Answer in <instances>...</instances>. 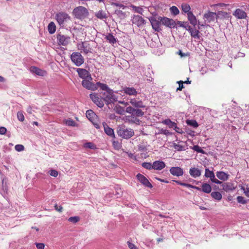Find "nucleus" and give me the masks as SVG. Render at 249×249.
Masks as SVG:
<instances>
[{
    "label": "nucleus",
    "instance_id": "1",
    "mask_svg": "<svg viewBox=\"0 0 249 249\" xmlns=\"http://www.w3.org/2000/svg\"><path fill=\"white\" fill-rule=\"evenodd\" d=\"M97 84L101 89L105 91L102 93L104 103L105 102L106 105H108L117 101V97L114 94V91L110 89L107 84L99 82H97Z\"/></svg>",
    "mask_w": 249,
    "mask_h": 249
},
{
    "label": "nucleus",
    "instance_id": "2",
    "mask_svg": "<svg viewBox=\"0 0 249 249\" xmlns=\"http://www.w3.org/2000/svg\"><path fill=\"white\" fill-rule=\"evenodd\" d=\"M116 132L119 136L125 139H130L134 135V130L126 127L124 125L118 126Z\"/></svg>",
    "mask_w": 249,
    "mask_h": 249
},
{
    "label": "nucleus",
    "instance_id": "3",
    "mask_svg": "<svg viewBox=\"0 0 249 249\" xmlns=\"http://www.w3.org/2000/svg\"><path fill=\"white\" fill-rule=\"evenodd\" d=\"M72 13L75 18L79 19H85L88 17L89 14L88 10L82 6L75 8Z\"/></svg>",
    "mask_w": 249,
    "mask_h": 249
},
{
    "label": "nucleus",
    "instance_id": "4",
    "mask_svg": "<svg viewBox=\"0 0 249 249\" xmlns=\"http://www.w3.org/2000/svg\"><path fill=\"white\" fill-rule=\"evenodd\" d=\"M71 58L72 62L77 67L80 66L84 62L83 56L78 52L72 53Z\"/></svg>",
    "mask_w": 249,
    "mask_h": 249
},
{
    "label": "nucleus",
    "instance_id": "5",
    "mask_svg": "<svg viewBox=\"0 0 249 249\" xmlns=\"http://www.w3.org/2000/svg\"><path fill=\"white\" fill-rule=\"evenodd\" d=\"M90 98L99 107L102 108L104 106L103 96L96 93H93L89 94Z\"/></svg>",
    "mask_w": 249,
    "mask_h": 249
},
{
    "label": "nucleus",
    "instance_id": "6",
    "mask_svg": "<svg viewBox=\"0 0 249 249\" xmlns=\"http://www.w3.org/2000/svg\"><path fill=\"white\" fill-rule=\"evenodd\" d=\"M159 18L160 17L157 18L154 17H151L149 18L153 29L157 32H160L161 30L160 28L161 22Z\"/></svg>",
    "mask_w": 249,
    "mask_h": 249
},
{
    "label": "nucleus",
    "instance_id": "7",
    "mask_svg": "<svg viewBox=\"0 0 249 249\" xmlns=\"http://www.w3.org/2000/svg\"><path fill=\"white\" fill-rule=\"evenodd\" d=\"M92 79H85L83 80L82 82V85L83 87L87 89L91 90H95L97 89L99 86L97 84L91 82Z\"/></svg>",
    "mask_w": 249,
    "mask_h": 249
},
{
    "label": "nucleus",
    "instance_id": "8",
    "mask_svg": "<svg viewBox=\"0 0 249 249\" xmlns=\"http://www.w3.org/2000/svg\"><path fill=\"white\" fill-rule=\"evenodd\" d=\"M204 176L206 178H210L211 182L213 183L218 184H221L222 183V181L215 178L214 172L213 171L210 170L209 168L205 169Z\"/></svg>",
    "mask_w": 249,
    "mask_h": 249
},
{
    "label": "nucleus",
    "instance_id": "9",
    "mask_svg": "<svg viewBox=\"0 0 249 249\" xmlns=\"http://www.w3.org/2000/svg\"><path fill=\"white\" fill-rule=\"evenodd\" d=\"M57 39L59 45L67 46L70 42V37L60 34L57 35Z\"/></svg>",
    "mask_w": 249,
    "mask_h": 249
},
{
    "label": "nucleus",
    "instance_id": "10",
    "mask_svg": "<svg viewBox=\"0 0 249 249\" xmlns=\"http://www.w3.org/2000/svg\"><path fill=\"white\" fill-rule=\"evenodd\" d=\"M136 177L138 180L145 187H148L149 188H152L153 187L151 183L143 175L139 173L137 175Z\"/></svg>",
    "mask_w": 249,
    "mask_h": 249
},
{
    "label": "nucleus",
    "instance_id": "11",
    "mask_svg": "<svg viewBox=\"0 0 249 249\" xmlns=\"http://www.w3.org/2000/svg\"><path fill=\"white\" fill-rule=\"evenodd\" d=\"M76 71L77 72L79 76L83 79V80L85 79H92L90 74L87 70L84 69L76 68Z\"/></svg>",
    "mask_w": 249,
    "mask_h": 249
},
{
    "label": "nucleus",
    "instance_id": "12",
    "mask_svg": "<svg viewBox=\"0 0 249 249\" xmlns=\"http://www.w3.org/2000/svg\"><path fill=\"white\" fill-rule=\"evenodd\" d=\"M160 21L161 22V23L167 27H168L170 28H174L176 25L175 21L172 19L167 18H162L160 17Z\"/></svg>",
    "mask_w": 249,
    "mask_h": 249
},
{
    "label": "nucleus",
    "instance_id": "13",
    "mask_svg": "<svg viewBox=\"0 0 249 249\" xmlns=\"http://www.w3.org/2000/svg\"><path fill=\"white\" fill-rule=\"evenodd\" d=\"M132 23L140 27L145 24V20L139 15H134L132 19Z\"/></svg>",
    "mask_w": 249,
    "mask_h": 249
},
{
    "label": "nucleus",
    "instance_id": "14",
    "mask_svg": "<svg viewBox=\"0 0 249 249\" xmlns=\"http://www.w3.org/2000/svg\"><path fill=\"white\" fill-rule=\"evenodd\" d=\"M221 184H222V189L227 192L233 191L236 188V186L233 182H222Z\"/></svg>",
    "mask_w": 249,
    "mask_h": 249
},
{
    "label": "nucleus",
    "instance_id": "15",
    "mask_svg": "<svg viewBox=\"0 0 249 249\" xmlns=\"http://www.w3.org/2000/svg\"><path fill=\"white\" fill-rule=\"evenodd\" d=\"M102 124L106 134L113 139H115V135L113 129L109 127L105 122H104Z\"/></svg>",
    "mask_w": 249,
    "mask_h": 249
},
{
    "label": "nucleus",
    "instance_id": "16",
    "mask_svg": "<svg viewBox=\"0 0 249 249\" xmlns=\"http://www.w3.org/2000/svg\"><path fill=\"white\" fill-rule=\"evenodd\" d=\"M204 18L205 19V22L210 23L212 21H213L215 18H217V14L216 13L209 11L204 14Z\"/></svg>",
    "mask_w": 249,
    "mask_h": 249
},
{
    "label": "nucleus",
    "instance_id": "17",
    "mask_svg": "<svg viewBox=\"0 0 249 249\" xmlns=\"http://www.w3.org/2000/svg\"><path fill=\"white\" fill-rule=\"evenodd\" d=\"M129 102L133 107L136 108H144L145 107L142 100H138L136 98L130 99Z\"/></svg>",
    "mask_w": 249,
    "mask_h": 249
},
{
    "label": "nucleus",
    "instance_id": "18",
    "mask_svg": "<svg viewBox=\"0 0 249 249\" xmlns=\"http://www.w3.org/2000/svg\"><path fill=\"white\" fill-rule=\"evenodd\" d=\"M170 173L175 176L179 177L183 175L184 172L182 168L179 167H172L170 169Z\"/></svg>",
    "mask_w": 249,
    "mask_h": 249
},
{
    "label": "nucleus",
    "instance_id": "19",
    "mask_svg": "<svg viewBox=\"0 0 249 249\" xmlns=\"http://www.w3.org/2000/svg\"><path fill=\"white\" fill-rule=\"evenodd\" d=\"M188 29L187 30L189 31L191 36L197 39H200L201 36L200 35V32L198 30L194 29L192 28L189 24H187Z\"/></svg>",
    "mask_w": 249,
    "mask_h": 249
},
{
    "label": "nucleus",
    "instance_id": "20",
    "mask_svg": "<svg viewBox=\"0 0 249 249\" xmlns=\"http://www.w3.org/2000/svg\"><path fill=\"white\" fill-rule=\"evenodd\" d=\"M68 17V14L65 13H59L56 15V19L60 25L63 24Z\"/></svg>",
    "mask_w": 249,
    "mask_h": 249
},
{
    "label": "nucleus",
    "instance_id": "21",
    "mask_svg": "<svg viewBox=\"0 0 249 249\" xmlns=\"http://www.w3.org/2000/svg\"><path fill=\"white\" fill-rule=\"evenodd\" d=\"M152 166L153 169L161 170L165 167V163L162 161L156 160L152 163Z\"/></svg>",
    "mask_w": 249,
    "mask_h": 249
},
{
    "label": "nucleus",
    "instance_id": "22",
    "mask_svg": "<svg viewBox=\"0 0 249 249\" xmlns=\"http://www.w3.org/2000/svg\"><path fill=\"white\" fill-rule=\"evenodd\" d=\"M233 15L238 19H244L247 17L246 13L240 9H237Z\"/></svg>",
    "mask_w": 249,
    "mask_h": 249
},
{
    "label": "nucleus",
    "instance_id": "23",
    "mask_svg": "<svg viewBox=\"0 0 249 249\" xmlns=\"http://www.w3.org/2000/svg\"><path fill=\"white\" fill-rule=\"evenodd\" d=\"M189 174L193 178H196L201 176V172L199 169L193 167L190 169Z\"/></svg>",
    "mask_w": 249,
    "mask_h": 249
},
{
    "label": "nucleus",
    "instance_id": "24",
    "mask_svg": "<svg viewBox=\"0 0 249 249\" xmlns=\"http://www.w3.org/2000/svg\"><path fill=\"white\" fill-rule=\"evenodd\" d=\"M199 190H197L199 191H202L203 192L207 194H209L212 191V186L210 184L207 183H203L202 184L201 188L199 187Z\"/></svg>",
    "mask_w": 249,
    "mask_h": 249
},
{
    "label": "nucleus",
    "instance_id": "25",
    "mask_svg": "<svg viewBox=\"0 0 249 249\" xmlns=\"http://www.w3.org/2000/svg\"><path fill=\"white\" fill-rule=\"evenodd\" d=\"M123 90L124 93L129 95H136L137 94L136 89L133 87H125Z\"/></svg>",
    "mask_w": 249,
    "mask_h": 249
},
{
    "label": "nucleus",
    "instance_id": "26",
    "mask_svg": "<svg viewBox=\"0 0 249 249\" xmlns=\"http://www.w3.org/2000/svg\"><path fill=\"white\" fill-rule=\"evenodd\" d=\"M30 71L32 72L36 73V75H38L39 76H43L46 73L45 71H43L35 66H32L30 68Z\"/></svg>",
    "mask_w": 249,
    "mask_h": 249
},
{
    "label": "nucleus",
    "instance_id": "27",
    "mask_svg": "<svg viewBox=\"0 0 249 249\" xmlns=\"http://www.w3.org/2000/svg\"><path fill=\"white\" fill-rule=\"evenodd\" d=\"M216 176L219 179L223 181H226L229 177V175L223 171H217L216 173Z\"/></svg>",
    "mask_w": 249,
    "mask_h": 249
},
{
    "label": "nucleus",
    "instance_id": "28",
    "mask_svg": "<svg viewBox=\"0 0 249 249\" xmlns=\"http://www.w3.org/2000/svg\"><path fill=\"white\" fill-rule=\"evenodd\" d=\"M187 18L190 24L193 25L194 26H195L197 24L196 18L192 12L188 13L187 15Z\"/></svg>",
    "mask_w": 249,
    "mask_h": 249
},
{
    "label": "nucleus",
    "instance_id": "29",
    "mask_svg": "<svg viewBox=\"0 0 249 249\" xmlns=\"http://www.w3.org/2000/svg\"><path fill=\"white\" fill-rule=\"evenodd\" d=\"M163 123L165 124L168 125L170 128H174V129L178 131L177 129H178V128L177 127L176 123L172 122L171 120L169 119H165Z\"/></svg>",
    "mask_w": 249,
    "mask_h": 249
},
{
    "label": "nucleus",
    "instance_id": "30",
    "mask_svg": "<svg viewBox=\"0 0 249 249\" xmlns=\"http://www.w3.org/2000/svg\"><path fill=\"white\" fill-rule=\"evenodd\" d=\"M126 119L129 123L138 124L140 123V120L133 115L126 116Z\"/></svg>",
    "mask_w": 249,
    "mask_h": 249
},
{
    "label": "nucleus",
    "instance_id": "31",
    "mask_svg": "<svg viewBox=\"0 0 249 249\" xmlns=\"http://www.w3.org/2000/svg\"><path fill=\"white\" fill-rule=\"evenodd\" d=\"M211 196L215 200L220 201L222 199V195L220 193L216 191L212 192L211 194Z\"/></svg>",
    "mask_w": 249,
    "mask_h": 249
},
{
    "label": "nucleus",
    "instance_id": "32",
    "mask_svg": "<svg viewBox=\"0 0 249 249\" xmlns=\"http://www.w3.org/2000/svg\"><path fill=\"white\" fill-rule=\"evenodd\" d=\"M48 30L50 34L54 33L56 31V26L53 22H51L48 26Z\"/></svg>",
    "mask_w": 249,
    "mask_h": 249
},
{
    "label": "nucleus",
    "instance_id": "33",
    "mask_svg": "<svg viewBox=\"0 0 249 249\" xmlns=\"http://www.w3.org/2000/svg\"><path fill=\"white\" fill-rule=\"evenodd\" d=\"M96 17L101 19L107 18V16L106 13L103 10H100L95 14Z\"/></svg>",
    "mask_w": 249,
    "mask_h": 249
},
{
    "label": "nucleus",
    "instance_id": "34",
    "mask_svg": "<svg viewBox=\"0 0 249 249\" xmlns=\"http://www.w3.org/2000/svg\"><path fill=\"white\" fill-rule=\"evenodd\" d=\"M140 108H135L132 115L136 118L143 116L144 112Z\"/></svg>",
    "mask_w": 249,
    "mask_h": 249
},
{
    "label": "nucleus",
    "instance_id": "35",
    "mask_svg": "<svg viewBox=\"0 0 249 249\" xmlns=\"http://www.w3.org/2000/svg\"><path fill=\"white\" fill-rule=\"evenodd\" d=\"M191 7L190 5L187 3H182L181 5V10L183 12L187 13L188 15V13L191 12L190 11Z\"/></svg>",
    "mask_w": 249,
    "mask_h": 249
},
{
    "label": "nucleus",
    "instance_id": "36",
    "mask_svg": "<svg viewBox=\"0 0 249 249\" xmlns=\"http://www.w3.org/2000/svg\"><path fill=\"white\" fill-rule=\"evenodd\" d=\"M86 116L90 121H92L93 119L95 117L96 115L91 110H88L86 111Z\"/></svg>",
    "mask_w": 249,
    "mask_h": 249
},
{
    "label": "nucleus",
    "instance_id": "37",
    "mask_svg": "<svg viewBox=\"0 0 249 249\" xmlns=\"http://www.w3.org/2000/svg\"><path fill=\"white\" fill-rule=\"evenodd\" d=\"M107 40L110 43L114 44L116 42V39L114 36L111 34H109L106 36Z\"/></svg>",
    "mask_w": 249,
    "mask_h": 249
},
{
    "label": "nucleus",
    "instance_id": "38",
    "mask_svg": "<svg viewBox=\"0 0 249 249\" xmlns=\"http://www.w3.org/2000/svg\"><path fill=\"white\" fill-rule=\"evenodd\" d=\"M112 145L115 149H119L121 147V143L118 141L112 140Z\"/></svg>",
    "mask_w": 249,
    "mask_h": 249
},
{
    "label": "nucleus",
    "instance_id": "39",
    "mask_svg": "<svg viewBox=\"0 0 249 249\" xmlns=\"http://www.w3.org/2000/svg\"><path fill=\"white\" fill-rule=\"evenodd\" d=\"M84 147L86 148H89L91 149H94L96 148L95 145L91 142H88L84 143Z\"/></svg>",
    "mask_w": 249,
    "mask_h": 249
},
{
    "label": "nucleus",
    "instance_id": "40",
    "mask_svg": "<svg viewBox=\"0 0 249 249\" xmlns=\"http://www.w3.org/2000/svg\"><path fill=\"white\" fill-rule=\"evenodd\" d=\"M115 110L116 113L120 115L123 114L124 112V108L120 106H117L115 107Z\"/></svg>",
    "mask_w": 249,
    "mask_h": 249
},
{
    "label": "nucleus",
    "instance_id": "41",
    "mask_svg": "<svg viewBox=\"0 0 249 249\" xmlns=\"http://www.w3.org/2000/svg\"><path fill=\"white\" fill-rule=\"evenodd\" d=\"M186 123L188 125L192 126L194 127H197L198 126L197 123L195 120H188Z\"/></svg>",
    "mask_w": 249,
    "mask_h": 249
},
{
    "label": "nucleus",
    "instance_id": "42",
    "mask_svg": "<svg viewBox=\"0 0 249 249\" xmlns=\"http://www.w3.org/2000/svg\"><path fill=\"white\" fill-rule=\"evenodd\" d=\"M142 165L143 168H144L146 169H148V170L153 169L152 164L150 162H144L142 163Z\"/></svg>",
    "mask_w": 249,
    "mask_h": 249
},
{
    "label": "nucleus",
    "instance_id": "43",
    "mask_svg": "<svg viewBox=\"0 0 249 249\" xmlns=\"http://www.w3.org/2000/svg\"><path fill=\"white\" fill-rule=\"evenodd\" d=\"M170 11L172 14L175 16L178 15L179 13V10L175 6H173L170 8Z\"/></svg>",
    "mask_w": 249,
    "mask_h": 249
},
{
    "label": "nucleus",
    "instance_id": "44",
    "mask_svg": "<svg viewBox=\"0 0 249 249\" xmlns=\"http://www.w3.org/2000/svg\"><path fill=\"white\" fill-rule=\"evenodd\" d=\"M80 220V218L78 216L70 217L68 219V221L72 223H76L78 222Z\"/></svg>",
    "mask_w": 249,
    "mask_h": 249
},
{
    "label": "nucleus",
    "instance_id": "45",
    "mask_svg": "<svg viewBox=\"0 0 249 249\" xmlns=\"http://www.w3.org/2000/svg\"><path fill=\"white\" fill-rule=\"evenodd\" d=\"M193 149L195 151H196L198 153H204V151L200 147H199L198 145H194L193 147Z\"/></svg>",
    "mask_w": 249,
    "mask_h": 249
},
{
    "label": "nucleus",
    "instance_id": "46",
    "mask_svg": "<svg viewBox=\"0 0 249 249\" xmlns=\"http://www.w3.org/2000/svg\"><path fill=\"white\" fill-rule=\"evenodd\" d=\"M173 147L178 151H183L185 150L184 146L177 143H174Z\"/></svg>",
    "mask_w": 249,
    "mask_h": 249
},
{
    "label": "nucleus",
    "instance_id": "47",
    "mask_svg": "<svg viewBox=\"0 0 249 249\" xmlns=\"http://www.w3.org/2000/svg\"><path fill=\"white\" fill-rule=\"evenodd\" d=\"M177 24L178 25L179 27H182L185 28L186 30H187V29H188L187 24H188V23H187V22H184L180 21H178Z\"/></svg>",
    "mask_w": 249,
    "mask_h": 249
},
{
    "label": "nucleus",
    "instance_id": "48",
    "mask_svg": "<svg viewBox=\"0 0 249 249\" xmlns=\"http://www.w3.org/2000/svg\"><path fill=\"white\" fill-rule=\"evenodd\" d=\"M17 117L18 120L21 122H23L24 120V116L22 111L18 112Z\"/></svg>",
    "mask_w": 249,
    "mask_h": 249
},
{
    "label": "nucleus",
    "instance_id": "49",
    "mask_svg": "<svg viewBox=\"0 0 249 249\" xmlns=\"http://www.w3.org/2000/svg\"><path fill=\"white\" fill-rule=\"evenodd\" d=\"M237 201L238 203L242 204H245L247 203V201L245 199L244 197L242 196H238L237 197Z\"/></svg>",
    "mask_w": 249,
    "mask_h": 249
},
{
    "label": "nucleus",
    "instance_id": "50",
    "mask_svg": "<svg viewBox=\"0 0 249 249\" xmlns=\"http://www.w3.org/2000/svg\"><path fill=\"white\" fill-rule=\"evenodd\" d=\"M15 150L18 152L22 151L24 150V147L21 144H17L15 146Z\"/></svg>",
    "mask_w": 249,
    "mask_h": 249
},
{
    "label": "nucleus",
    "instance_id": "51",
    "mask_svg": "<svg viewBox=\"0 0 249 249\" xmlns=\"http://www.w3.org/2000/svg\"><path fill=\"white\" fill-rule=\"evenodd\" d=\"M135 108L134 107L131 106H129L126 108L125 111L127 113H130L131 114V115H132L135 110Z\"/></svg>",
    "mask_w": 249,
    "mask_h": 249
},
{
    "label": "nucleus",
    "instance_id": "52",
    "mask_svg": "<svg viewBox=\"0 0 249 249\" xmlns=\"http://www.w3.org/2000/svg\"><path fill=\"white\" fill-rule=\"evenodd\" d=\"M49 174L51 176L56 177L58 176V172L55 170H51L49 171Z\"/></svg>",
    "mask_w": 249,
    "mask_h": 249
},
{
    "label": "nucleus",
    "instance_id": "53",
    "mask_svg": "<svg viewBox=\"0 0 249 249\" xmlns=\"http://www.w3.org/2000/svg\"><path fill=\"white\" fill-rule=\"evenodd\" d=\"M115 13L120 17H124L125 13L121 10H117L115 11Z\"/></svg>",
    "mask_w": 249,
    "mask_h": 249
},
{
    "label": "nucleus",
    "instance_id": "54",
    "mask_svg": "<svg viewBox=\"0 0 249 249\" xmlns=\"http://www.w3.org/2000/svg\"><path fill=\"white\" fill-rule=\"evenodd\" d=\"M133 9L135 10V12H136L138 13L142 14L143 11V9L141 7L133 6Z\"/></svg>",
    "mask_w": 249,
    "mask_h": 249
},
{
    "label": "nucleus",
    "instance_id": "55",
    "mask_svg": "<svg viewBox=\"0 0 249 249\" xmlns=\"http://www.w3.org/2000/svg\"><path fill=\"white\" fill-rule=\"evenodd\" d=\"M36 247L38 249H44L45 247V245L43 243H36Z\"/></svg>",
    "mask_w": 249,
    "mask_h": 249
},
{
    "label": "nucleus",
    "instance_id": "56",
    "mask_svg": "<svg viewBox=\"0 0 249 249\" xmlns=\"http://www.w3.org/2000/svg\"><path fill=\"white\" fill-rule=\"evenodd\" d=\"M122 192L121 190V189H117V190H116L115 194H113V195L116 196V197L118 198L122 196Z\"/></svg>",
    "mask_w": 249,
    "mask_h": 249
},
{
    "label": "nucleus",
    "instance_id": "57",
    "mask_svg": "<svg viewBox=\"0 0 249 249\" xmlns=\"http://www.w3.org/2000/svg\"><path fill=\"white\" fill-rule=\"evenodd\" d=\"M178 83L179 84V87H178V88H177V90H181L182 89L184 88V86H183L184 82H183L182 81H179L178 82Z\"/></svg>",
    "mask_w": 249,
    "mask_h": 249
},
{
    "label": "nucleus",
    "instance_id": "58",
    "mask_svg": "<svg viewBox=\"0 0 249 249\" xmlns=\"http://www.w3.org/2000/svg\"><path fill=\"white\" fill-rule=\"evenodd\" d=\"M128 247L130 249H139L134 244L127 242Z\"/></svg>",
    "mask_w": 249,
    "mask_h": 249
},
{
    "label": "nucleus",
    "instance_id": "59",
    "mask_svg": "<svg viewBox=\"0 0 249 249\" xmlns=\"http://www.w3.org/2000/svg\"><path fill=\"white\" fill-rule=\"evenodd\" d=\"M228 15V13L225 12L219 11L217 13V17L219 16L226 17Z\"/></svg>",
    "mask_w": 249,
    "mask_h": 249
},
{
    "label": "nucleus",
    "instance_id": "60",
    "mask_svg": "<svg viewBox=\"0 0 249 249\" xmlns=\"http://www.w3.org/2000/svg\"><path fill=\"white\" fill-rule=\"evenodd\" d=\"M7 131V129L4 127H0V135H4L6 133Z\"/></svg>",
    "mask_w": 249,
    "mask_h": 249
},
{
    "label": "nucleus",
    "instance_id": "61",
    "mask_svg": "<svg viewBox=\"0 0 249 249\" xmlns=\"http://www.w3.org/2000/svg\"><path fill=\"white\" fill-rule=\"evenodd\" d=\"M54 208L57 211L59 212H61L63 209V208L61 206H58L56 204L54 205Z\"/></svg>",
    "mask_w": 249,
    "mask_h": 249
},
{
    "label": "nucleus",
    "instance_id": "62",
    "mask_svg": "<svg viewBox=\"0 0 249 249\" xmlns=\"http://www.w3.org/2000/svg\"><path fill=\"white\" fill-rule=\"evenodd\" d=\"M66 124L70 126H74L75 122L73 120H67L66 121Z\"/></svg>",
    "mask_w": 249,
    "mask_h": 249
},
{
    "label": "nucleus",
    "instance_id": "63",
    "mask_svg": "<svg viewBox=\"0 0 249 249\" xmlns=\"http://www.w3.org/2000/svg\"><path fill=\"white\" fill-rule=\"evenodd\" d=\"M177 53L178 54H179V55H180V56L182 57H185V56H186L188 55V54L187 53H183L182 52V51L181 50H179L178 51V52Z\"/></svg>",
    "mask_w": 249,
    "mask_h": 249
},
{
    "label": "nucleus",
    "instance_id": "64",
    "mask_svg": "<svg viewBox=\"0 0 249 249\" xmlns=\"http://www.w3.org/2000/svg\"><path fill=\"white\" fill-rule=\"evenodd\" d=\"M81 48L83 49L84 52L85 53H89V50L85 47L84 42L82 43Z\"/></svg>",
    "mask_w": 249,
    "mask_h": 249
}]
</instances>
